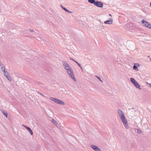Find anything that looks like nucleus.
I'll list each match as a JSON object with an SVG mask.
<instances>
[{
  "label": "nucleus",
  "mask_w": 151,
  "mask_h": 151,
  "mask_svg": "<svg viewBox=\"0 0 151 151\" xmlns=\"http://www.w3.org/2000/svg\"><path fill=\"white\" fill-rule=\"evenodd\" d=\"M134 109V108L133 107L131 109Z\"/></svg>",
  "instance_id": "c9c22d12"
},
{
  "label": "nucleus",
  "mask_w": 151,
  "mask_h": 151,
  "mask_svg": "<svg viewBox=\"0 0 151 151\" xmlns=\"http://www.w3.org/2000/svg\"><path fill=\"white\" fill-rule=\"evenodd\" d=\"M69 12V13H72V12H70V11H69V12Z\"/></svg>",
  "instance_id": "2f4dec72"
},
{
  "label": "nucleus",
  "mask_w": 151,
  "mask_h": 151,
  "mask_svg": "<svg viewBox=\"0 0 151 151\" xmlns=\"http://www.w3.org/2000/svg\"><path fill=\"white\" fill-rule=\"evenodd\" d=\"M49 99L52 101H54L55 103H58L59 104L64 105H65L64 102L62 100L58 99H57L55 98L52 97H50Z\"/></svg>",
  "instance_id": "f03ea898"
},
{
  "label": "nucleus",
  "mask_w": 151,
  "mask_h": 151,
  "mask_svg": "<svg viewBox=\"0 0 151 151\" xmlns=\"http://www.w3.org/2000/svg\"><path fill=\"white\" fill-rule=\"evenodd\" d=\"M70 60H73V61L74 60V59H73L72 58H70Z\"/></svg>",
  "instance_id": "cd10ccee"
},
{
  "label": "nucleus",
  "mask_w": 151,
  "mask_h": 151,
  "mask_svg": "<svg viewBox=\"0 0 151 151\" xmlns=\"http://www.w3.org/2000/svg\"><path fill=\"white\" fill-rule=\"evenodd\" d=\"M3 113L4 115L7 117V113L6 112H4H4H3Z\"/></svg>",
  "instance_id": "a211bd4d"
},
{
  "label": "nucleus",
  "mask_w": 151,
  "mask_h": 151,
  "mask_svg": "<svg viewBox=\"0 0 151 151\" xmlns=\"http://www.w3.org/2000/svg\"><path fill=\"white\" fill-rule=\"evenodd\" d=\"M6 77L9 81H12L11 78V77L9 76V75L7 76H6Z\"/></svg>",
  "instance_id": "dca6fc26"
},
{
  "label": "nucleus",
  "mask_w": 151,
  "mask_h": 151,
  "mask_svg": "<svg viewBox=\"0 0 151 151\" xmlns=\"http://www.w3.org/2000/svg\"><path fill=\"white\" fill-rule=\"evenodd\" d=\"M94 5L100 8H102L103 6V4L100 1H96Z\"/></svg>",
  "instance_id": "20e7f679"
},
{
  "label": "nucleus",
  "mask_w": 151,
  "mask_h": 151,
  "mask_svg": "<svg viewBox=\"0 0 151 151\" xmlns=\"http://www.w3.org/2000/svg\"><path fill=\"white\" fill-rule=\"evenodd\" d=\"M134 85L137 88H139V89H141V88H140V86L137 82L135 83H134Z\"/></svg>",
  "instance_id": "1a4fd4ad"
},
{
  "label": "nucleus",
  "mask_w": 151,
  "mask_h": 151,
  "mask_svg": "<svg viewBox=\"0 0 151 151\" xmlns=\"http://www.w3.org/2000/svg\"><path fill=\"white\" fill-rule=\"evenodd\" d=\"M128 25H129V24H126V25H125V26H127H127H128Z\"/></svg>",
  "instance_id": "72a5a7b5"
},
{
  "label": "nucleus",
  "mask_w": 151,
  "mask_h": 151,
  "mask_svg": "<svg viewBox=\"0 0 151 151\" xmlns=\"http://www.w3.org/2000/svg\"><path fill=\"white\" fill-rule=\"evenodd\" d=\"M37 93H38L39 94H40V95H41V96H42L43 97H44L45 98H47V96H46L44 95L43 94H42V93H40V92H39L38 91H37Z\"/></svg>",
  "instance_id": "2eb2a0df"
},
{
  "label": "nucleus",
  "mask_w": 151,
  "mask_h": 151,
  "mask_svg": "<svg viewBox=\"0 0 151 151\" xmlns=\"http://www.w3.org/2000/svg\"><path fill=\"white\" fill-rule=\"evenodd\" d=\"M109 15L110 16H112L111 15V14H109Z\"/></svg>",
  "instance_id": "f704fd0d"
},
{
  "label": "nucleus",
  "mask_w": 151,
  "mask_h": 151,
  "mask_svg": "<svg viewBox=\"0 0 151 151\" xmlns=\"http://www.w3.org/2000/svg\"><path fill=\"white\" fill-rule=\"evenodd\" d=\"M67 73L71 78L75 81H76V80L74 75V73L72 69L69 70L67 72Z\"/></svg>",
  "instance_id": "7ed1b4c3"
},
{
  "label": "nucleus",
  "mask_w": 151,
  "mask_h": 151,
  "mask_svg": "<svg viewBox=\"0 0 151 151\" xmlns=\"http://www.w3.org/2000/svg\"><path fill=\"white\" fill-rule=\"evenodd\" d=\"M4 68H5V67H4L3 66H1V71L3 72L4 69Z\"/></svg>",
  "instance_id": "412c9836"
},
{
  "label": "nucleus",
  "mask_w": 151,
  "mask_h": 151,
  "mask_svg": "<svg viewBox=\"0 0 151 151\" xmlns=\"http://www.w3.org/2000/svg\"><path fill=\"white\" fill-rule=\"evenodd\" d=\"M52 123L55 124V125L57 126L58 125V123L54 120V119H52L51 120Z\"/></svg>",
  "instance_id": "f8f14e48"
},
{
  "label": "nucleus",
  "mask_w": 151,
  "mask_h": 151,
  "mask_svg": "<svg viewBox=\"0 0 151 151\" xmlns=\"http://www.w3.org/2000/svg\"><path fill=\"white\" fill-rule=\"evenodd\" d=\"M118 113L121 118V121L123 122V125L126 129H129V126L128 124V122L126 119L124 113L122 110L118 109Z\"/></svg>",
  "instance_id": "f257e3e1"
},
{
  "label": "nucleus",
  "mask_w": 151,
  "mask_h": 151,
  "mask_svg": "<svg viewBox=\"0 0 151 151\" xmlns=\"http://www.w3.org/2000/svg\"><path fill=\"white\" fill-rule=\"evenodd\" d=\"M134 111H135V110H134Z\"/></svg>",
  "instance_id": "ea45409f"
},
{
  "label": "nucleus",
  "mask_w": 151,
  "mask_h": 151,
  "mask_svg": "<svg viewBox=\"0 0 151 151\" xmlns=\"http://www.w3.org/2000/svg\"><path fill=\"white\" fill-rule=\"evenodd\" d=\"M134 111H135V110H134Z\"/></svg>",
  "instance_id": "58836bf2"
},
{
  "label": "nucleus",
  "mask_w": 151,
  "mask_h": 151,
  "mask_svg": "<svg viewBox=\"0 0 151 151\" xmlns=\"http://www.w3.org/2000/svg\"><path fill=\"white\" fill-rule=\"evenodd\" d=\"M3 66V64L0 62V66Z\"/></svg>",
  "instance_id": "a878e982"
},
{
  "label": "nucleus",
  "mask_w": 151,
  "mask_h": 151,
  "mask_svg": "<svg viewBox=\"0 0 151 151\" xmlns=\"http://www.w3.org/2000/svg\"><path fill=\"white\" fill-rule=\"evenodd\" d=\"M60 6L61 7V8H62V9H63V8L64 7L62 5H60Z\"/></svg>",
  "instance_id": "c756f323"
},
{
  "label": "nucleus",
  "mask_w": 151,
  "mask_h": 151,
  "mask_svg": "<svg viewBox=\"0 0 151 151\" xmlns=\"http://www.w3.org/2000/svg\"><path fill=\"white\" fill-rule=\"evenodd\" d=\"M23 126L29 131L30 134H31V135H33V132L32 131L31 129L29 127L27 126V127L26 126H25L24 125H23Z\"/></svg>",
  "instance_id": "6e6552de"
},
{
  "label": "nucleus",
  "mask_w": 151,
  "mask_h": 151,
  "mask_svg": "<svg viewBox=\"0 0 151 151\" xmlns=\"http://www.w3.org/2000/svg\"><path fill=\"white\" fill-rule=\"evenodd\" d=\"M150 61H151V58L150 59Z\"/></svg>",
  "instance_id": "4c0bfd02"
},
{
  "label": "nucleus",
  "mask_w": 151,
  "mask_h": 151,
  "mask_svg": "<svg viewBox=\"0 0 151 151\" xmlns=\"http://www.w3.org/2000/svg\"><path fill=\"white\" fill-rule=\"evenodd\" d=\"M141 22L145 26L147 27H148L149 26L150 24L148 22L144 20H142Z\"/></svg>",
  "instance_id": "0eeeda50"
},
{
  "label": "nucleus",
  "mask_w": 151,
  "mask_h": 151,
  "mask_svg": "<svg viewBox=\"0 0 151 151\" xmlns=\"http://www.w3.org/2000/svg\"><path fill=\"white\" fill-rule=\"evenodd\" d=\"M148 27H147L148 28H149L151 29V24H150Z\"/></svg>",
  "instance_id": "393cba45"
},
{
  "label": "nucleus",
  "mask_w": 151,
  "mask_h": 151,
  "mask_svg": "<svg viewBox=\"0 0 151 151\" xmlns=\"http://www.w3.org/2000/svg\"><path fill=\"white\" fill-rule=\"evenodd\" d=\"M29 30H30V32H33L34 31L32 29H30Z\"/></svg>",
  "instance_id": "bb28decb"
},
{
  "label": "nucleus",
  "mask_w": 151,
  "mask_h": 151,
  "mask_svg": "<svg viewBox=\"0 0 151 151\" xmlns=\"http://www.w3.org/2000/svg\"><path fill=\"white\" fill-rule=\"evenodd\" d=\"M150 7H151V2H150Z\"/></svg>",
  "instance_id": "e433bc0d"
},
{
  "label": "nucleus",
  "mask_w": 151,
  "mask_h": 151,
  "mask_svg": "<svg viewBox=\"0 0 151 151\" xmlns=\"http://www.w3.org/2000/svg\"><path fill=\"white\" fill-rule=\"evenodd\" d=\"M137 132L139 134L142 133L141 131L139 129H137Z\"/></svg>",
  "instance_id": "6ab92c4d"
},
{
  "label": "nucleus",
  "mask_w": 151,
  "mask_h": 151,
  "mask_svg": "<svg viewBox=\"0 0 151 151\" xmlns=\"http://www.w3.org/2000/svg\"><path fill=\"white\" fill-rule=\"evenodd\" d=\"M95 0H88V1L91 4H93L94 5L95 3L96 2Z\"/></svg>",
  "instance_id": "ddd939ff"
},
{
  "label": "nucleus",
  "mask_w": 151,
  "mask_h": 151,
  "mask_svg": "<svg viewBox=\"0 0 151 151\" xmlns=\"http://www.w3.org/2000/svg\"><path fill=\"white\" fill-rule=\"evenodd\" d=\"M91 148H92L95 151H101V150L98 147L96 146L91 145Z\"/></svg>",
  "instance_id": "423d86ee"
},
{
  "label": "nucleus",
  "mask_w": 151,
  "mask_h": 151,
  "mask_svg": "<svg viewBox=\"0 0 151 151\" xmlns=\"http://www.w3.org/2000/svg\"><path fill=\"white\" fill-rule=\"evenodd\" d=\"M81 68V70H82L83 71V68H82V67H81V68Z\"/></svg>",
  "instance_id": "7c9ffc66"
},
{
  "label": "nucleus",
  "mask_w": 151,
  "mask_h": 151,
  "mask_svg": "<svg viewBox=\"0 0 151 151\" xmlns=\"http://www.w3.org/2000/svg\"><path fill=\"white\" fill-rule=\"evenodd\" d=\"M62 63L65 69H66L67 68H70L71 67L65 61H63Z\"/></svg>",
  "instance_id": "39448f33"
},
{
  "label": "nucleus",
  "mask_w": 151,
  "mask_h": 151,
  "mask_svg": "<svg viewBox=\"0 0 151 151\" xmlns=\"http://www.w3.org/2000/svg\"><path fill=\"white\" fill-rule=\"evenodd\" d=\"M3 73H4V74L5 76H8L9 75V74L7 72V71L5 70V68H4V71Z\"/></svg>",
  "instance_id": "9b49d317"
},
{
  "label": "nucleus",
  "mask_w": 151,
  "mask_h": 151,
  "mask_svg": "<svg viewBox=\"0 0 151 151\" xmlns=\"http://www.w3.org/2000/svg\"><path fill=\"white\" fill-rule=\"evenodd\" d=\"M77 65H78V66L80 67L81 68V65L79 64L78 63H77Z\"/></svg>",
  "instance_id": "b1692460"
},
{
  "label": "nucleus",
  "mask_w": 151,
  "mask_h": 151,
  "mask_svg": "<svg viewBox=\"0 0 151 151\" xmlns=\"http://www.w3.org/2000/svg\"><path fill=\"white\" fill-rule=\"evenodd\" d=\"M130 80L134 84V83H135L136 82V81L135 79L132 78H130Z\"/></svg>",
  "instance_id": "4468645a"
},
{
  "label": "nucleus",
  "mask_w": 151,
  "mask_h": 151,
  "mask_svg": "<svg viewBox=\"0 0 151 151\" xmlns=\"http://www.w3.org/2000/svg\"><path fill=\"white\" fill-rule=\"evenodd\" d=\"M149 86L150 87H151V84H149Z\"/></svg>",
  "instance_id": "473e14b6"
},
{
  "label": "nucleus",
  "mask_w": 151,
  "mask_h": 151,
  "mask_svg": "<svg viewBox=\"0 0 151 151\" xmlns=\"http://www.w3.org/2000/svg\"><path fill=\"white\" fill-rule=\"evenodd\" d=\"M71 67L70 68H67L66 69H65L66 71L67 72H68V71L69 70H70V69H71Z\"/></svg>",
  "instance_id": "5701e85b"
},
{
  "label": "nucleus",
  "mask_w": 151,
  "mask_h": 151,
  "mask_svg": "<svg viewBox=\"0 0 151 151\" xmlns=\"http://www.w3.org/2000/svg\"><path fill=\"white\" fill-rule=\"evenodd\" d=\"M74 61L77 64V63H78V62L77 61H76V60H74L73 61Z\"/></svg>",
  "instance_id": "c85d7f7f"
},
{
  "label": "nucleus",
  "mask_w": 151,
  "mask_h": 151,
  "mask_svg": "<svg viewBox=\"0 0 151 151\" xmlns=\"http://www.w3.org/2000/svg\"><path fill=\"white\" fill-rule=\"evenodd\" d=\"M96 77L97 78H98L99 80V81H100L101 82H103V81L101 80L99 77H98V76H96Z\"/></svg>",
  "instance_id": "4be33fe9"
},
{
  "label": "nucleus",
  "mask_w": 151,
  "mask_h": 151,
  "mask_svg": "<svg viewBox=\"0 0 151 151\" xmlns=\"http://www.w3.org/2000/svg\"><path fill=\"white\" fill-rule=\"evenodd\" d=\"M133 69L134 70H138L137 67L135 65H134V66H133Z\"/></svg>",
  "instance_id": "f3484780"
},
{
  "label": "nucleus",
  "mask_w": 151,
  "mask_h": 151,
  "mask_svg": "<svg viewBox=\"0 0 151 151\" xmlns=\"http://www.w3.org/2000/svg\"><path fill=\"white\" fill-rule=\"evenodd\" d=\"M63 9L66 12H69V11L65 7L63 8Z\"/></svg>",
  "instance_id": "aec40b11"
},
{
  "label": "nucleus",
  "mask_w": 151,
  "mask_h": 151,
  "mask_svg": "<svg viewBox=\"0 0 151 151\" xmlns=\"http://www.w3.org/2000/svg\"><path fill=\"white\" fill-rule=\"evenodd\" d=\"M113 22V21H112V20H109L107 21H105L104 22V23L105 24H111Z\"/></svg>",
  "instance_id": "9d476101"
}]
</instances>
